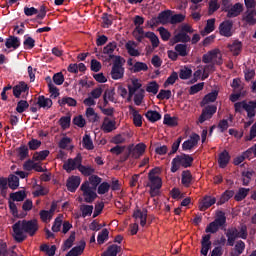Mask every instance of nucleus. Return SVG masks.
Wrapping results in <instances>:
<instances>
[{
	"label": "nucleus",
	"mask_w": 256,
	"mask_h": 256,
	"mask_svg": "<svg viewBox=\"0 0 256 256\" xmlns=\"http://www.w3.org/2000/svg\"><path fill=\"white\" fill-rule=\"evenodd\" d=\"M38 229L39 225H37V220L18 221L13 225V237L15 241L21 243V241H25V238L27 237L26 233L33 236L37 233Z\"/></svg>",
	"instance_id": "f257e3e1"
},
{
	"label": "nucleus",
	"mask_w": 256,
	"mask_h": 256,
	"mask_svg": "<svg viewBox=\"0 0 256 256\" xmlns=\"http://www.w3.org/2000/svg\"><path fill=\"white\" fill-rule=\"evenodd\" d=\"M101 183V178L91 176L88 181L81 185L82 195L86 203H93L97 199V185Z\"/></svg>",
	"instance_id": "f03ea898"
},
{
	"label": "nucleus",
	"mask_w": 256,
	"mask_h": 256,
	"mask_svg": "<svg viewBox=\"0 0 256 256\" xmlns=\"http://www.w3.org/2000/svg\"><path fill=\"white\" fill-rule=\"evenodd\" d=\"M161 169L154 168L148 174V183L151 197H157L161 193V187H163V180L159 177Z\"/></svg>",
	"instance_id": "7ed1b4c3"
},
{
	"label": "nucleus",
	"mask_w": 256,
	"mask_h": 256,
	"mask_svg": "<svg viewBox=\"0 0 256 256\" xmlns=\"http://www.w3.org/2000/svg\"><path fill=\"white\" fill-rule=\"evenodd\" d=\"M135 219V223L130 226V233L132 235H137V231H139V224L141 227H145L147 225V210H136L133 214Z\"/></svg>",
	"instance_id": "20e7f679"
},
{
	"label": "nucleus",
	"mask_w": 256,
	"mask_h": 256,
	"mask_svg": "<svg viewBox=\"0 0 256 256\" xmlns=\"http://www.w3.org/2000/svg\"><path fill=\"white\" fill-rule=\"evenodd\" d=\"M191 163H193V158L189 155H180L175 157L172 160L171 172L177 173L181 167H191Z\"/></svg>",
	"instance_id": "39448f33"
},
{
	"label": "nucleus",
	"mask_w": 256,
	"mask_h": 256,
	"mask_svg": "<svg viewBox=\"0 0 256 256\" xmlns=\"http://www.w3.org/2000/svg\"><path fill=\"white\" fill-rule=\"evenodd\" d=\"M228 245L233 247L235 239H247V226H241L240 230L231 229L227 233Z\"/></svg>",
	"instance_id": "423d86ee"
},
{
	"label": "nucleus",
	"mask_w": 256,
	"mask_h": 256,
	"mask_svg": "<svg viewBox=\"0 0 256 256\" xmlns=\"http://www.w3.org/2000/svg\"><path fill=\"white\" fill-rule=\"evenodd\" d=\"M225 221V214L223 212H218L215 221H213L206 227V233H217V231H219V228L225 225Z\"/></svg>",
	"instance_id": "0eeeda50"
},
{
	"label": "nucleus",
	"mask_w": 256,
	"mask_h": 256,
	"mask_svg": "<svg viewBox=\"0 0 256 256\" xmlns=\"http://www.w3.org/2000/svg\"><path fill=\"white\" fill-rule=\"evenodd\" d=\"M223 6V10L228 12L227 17H237L243 12V4L241 3L229 6V0H224Z\"/></svg>",
	"instance_id": "6e6552de"
},
{
	"label": "nucleus",
	"mask_w": 256,
	"mask_h": 256,
	"mask_svg": "<svg viewBox=\"0 0 256 256\" xmlns=\"http://www.w3.org/2000/svg\"><path fill=\"white\" fill-rule=\"evenodd\" d=\"M123 75H125V69L121 64V57L115 56V63L111 70V77L114 80L123 79Z\"/></svg>",
	"instance_id": "1a4fd4ad"
},
{
	"label": "nucleus",
	"mask_w": 256,
	"mask_h": 256,
	"mask_svg": "<svg viewBox=\"0 0 256 256\" xmlns=\"http://www.w3.org/2000/svg\"><path fill=\"white\" fill-rule=\"evenodd\" d=\"M221 59H222V55L219 49H214L203 56L204 63H213V64L221 65L222 63Z\"/></svg>",
	"instance_id": "9d476101"
},
{
	"label": "nucleus",
	"mask_w": 256,
	"mask_h": 256,
	"mask_svg": "<svg viewBox=\"0 0 256 256\" xmlns=\"http://www.w3.org/2000/svg\"><path fill=\"white\" fill-rule=\"evenodd\" d=\"M213 71V66L208 65V66H200L198 69L194 72L193 77H194V82L199 81L201 79L202 81H205L207 77H209V73Z\"/></svg>",
	"instance_id": "9b49d317"
},
{
	"label": "nucleus",
	"mask_w": 256,
	"mask_h": 256,
	"mask_svg": "<svg viewBox=\"0 0 256 256\" xmlns=\"http://www.w3.org/2000/svg\"><path fill=\"white\" fill-rule=\"evenodd\" d=\"M115 129H117V121H115V119L105 117L101 125V130L104 133H111L112 131H115Z\"/></svg>",
	"instance_id": "f8f14e48"
},
{
	"label": "nucleus",
	"mask_w": 256,
	"mask_h": 256,
	"mask_svg": "<svg viewBox=\"0 0 256 256\" xmlns=\"http://www.w3.org/2000/svg\"><path fill=\"white\" fill-rule=\"evenodd\" d=\"M79 165H81V155H77L76 158L69 159L67 162L64 163L63 168L67 173H71L74 169H79Z\"/></svg>",
	"instance_id": "ddd939ff"
},
{
	"label": "nucleus",
	"mask_w": 256,
	"mask_h": 256,
	"mask_svg": "<svg viewBox=\"0 0 256 256\" xmlns=\"http://www.w3.org/2000/svg\"><path fill=\"white\" fill-rule=\"evenodd\" d=\"M220 35L224 37H231L233 35V22L226 20L219 26Z\"/></svg>",
	"instance_id": "4468645a"
},
{
	"label": "nucleus",
	"mask_w": 256,
	"mask_h": 256,
	"mask_svg": "<svg viewBox=\"0 0 256 256\" xmlns=\"http://www.w3.org/2000/svg\"><path fill=\"white\" fill-rule=\"evenodd\" d=\"M217 113L216 106H208L203 111L201 116L199 117L198 123H205L208 119H211L213 115Z\"/></svg>",
	"instance_id": "2eb2a0df"
},
{
	"label": "nucleus",
	"mask_w": 256,
	"mask_h": 256,
	"mask_svg": "<svg viewBox=\"0 0 256 256\" xmlns=\"http://www.w3.org/2000/svg\"><path fill=\"white\" fill-rule=\"evenodd\" d=\"M217 203V199L213 196H205L204 198L200 199L199 201V209L201 211H207L209 207H212V205H215Z\"/></svg>",
	"instance_id": "dca6fc26"
},
{
	"label": "nucleus",
	"mask_w": 256,
	"mask_h": 256,
	"mask_svg": "<svg viewBox=\"0 0 256 256\" xmlns=\"http://www.w3.org/2000/svg\"><path fill=\"white\" fill-rule=\"evenodd\" d=\"M129 114L135 127H141L143 125V116L133 106H129Z\"/></svg>",
	"instance_id": "f3484780"
},
{
	"label": "nucleus",
	"mask_w": 256,
	"mask_h": 256,
	"mask_svg": "<svg viewBox=\"0 0 256 256\" xmlns=\"http://www.w3.org/2000/svg\"><path fill=\"white\" fill-rule=\"evenodd\" d=\"M200 139L201 137L198 134H192L190 138L182 144V149L184 151H189L193 149V147H197Z\"/></svg>",
	"instance_id": "a211bd4d"
},
{
	"label": "nucleus",
	"mask_w": 256,
	"mask_h": 256,
	"mask_svg": "<svg viewBox=\"0 0 256 256\" xmlns=\"http://www.w3.org/2000/svg\"><path fill=\"white\" fill-rule=\"evenodd\" d=\"M141 87H143V84H141V80L137 78H131L130 79V84L128 86V91L130 97H133L137 91H141Z\"/></svg>",
	"instance_id": "6ab92c4d"
},
{
	"label": "nucleus",
	"mask_w": 256,
	"mask_h": 256,
	"mask_svg": "<svg viewBox=\"0 0 256 256\" xmlns=\"http://www.w3.org/2000/svg\"><path fill=\"white\" fill-rule=\"evenodd\" d=\"M23 93H29V86L25 82H20L16 86L13 87V95L17 99L23 95Z\"/></svg>",
	"instance_id": "aec40b11"
},
{
	"label": "nucleus",
	"mask_w": 256,
	"mask_h": 256,
	"mask_svg": "<svg viewBox=\"0 0 256 256\" xmlns=\"http://www.w3.org/2000/svg\"><path fill=\"white\" fill-rule=\"evenodd\" d=\"M81 185V178L79 176H72L67 180V189L72 193L77 190V187Z\"/></svg>",
	"instance_id": "412c9836"
},
{
	"label": "nucleus",
	"mask_w": 256,
	"mask_h": 256,
	"mask_svg": "<svg viewBox=\"0 0 256 256\" xmlns=\"http://www.w3.org/2000/svg\"><path fill=\"white\" fill-rule=\"evenodd\" d=\"M55 209H57V205L52 204L50 211L42 210L40 212V218L44 223H49L53 218V213H55Z\"/></svg>",
	"instance_id": "4be33fe9"
},
{
	"label": "nucleus",
	"mask_w": 256,
	"mask_h": 256,
	"mask_svg": "<svg viewBox=\"0 0 256 256\" xmlns=\"http://www.w3.org/2000/svg\"><path fill=\"white\" fill-rule=\"evenodd\" d=\"M243 21L248 25H255L256 23V9L248 10L243 15Z\"/></svg>",
	"instance_id": "5701e85b"
},
{
	"label": "nucleus",
	"mask_w": 256,
	"mask_h": 256,
	"mask_svg": "<svg viewBox=\"0 0 256 256\" xmlns=\"http://www.w3.org/2000/svg\"><path fill=\"white\" fill-rule=\"evenodd\" d=\"M202 248H201V255L207 256L209 253V249H211V236L206 235L202 238Z\"/></svg>",
	"instance_id": "b1692460"
},
{
	"label": "nucleus",
	"mask_w": 256,
	"mask_h": 256,
	"mask_svg": "<svg viewBox=\"0 0 256 256\" xmlns=\"http://www.w3.org/2000/svg\"><path fill=\"white\" fill-rule=\"evenodd\" d=\"M189 41V37L185 32H179L175 34V36L170 40L171 45H175V43H187Z\"/></svg>",
	"instance_id": "393cba45"
},
{
	"label": "nucleus",
	"mask_w": 256,
	"mask_h": 256,
	"mask_svg": "<svg viewBox=\"0 0 256 256\" xmlns=\"http://www.w3.org/2000/svg\"><path fill=\"white\" fill-rule=\"evenodd\" d=\"M213 31H215V18L207 20L206 26L201 32V35L205 37V35H209V33H213Z\"/></svg>",
	"instance_id": "a878e982"
},
{
	"label": "nucleus",
	"mask_w": 256,
	"mask_h": 256,
	"mask_svg": "<svg viewBox=\"0 0 256 256\" xmlns=\"http://www.w3.org/2000/svg\"><path fill=\"white\" fill-rule=\"evenodd\" d=\"M126 49L129 55L132 57H139V50H137V44L133 41H129L126 44Z\"/></svg>",
	"instance_id": "bb28decb"
},
{
	"label": "nucleus",
	"mask_w": 256,
	"mask_h": 256,
	"mask_svg": "<svg viewBox=\"0 0 256 256\" xmlns=\"http://www.w3.org/2000/svg\"><path fill=\"white\" fill-rule=\"evenodd\" d=\"M37 103L42 109H50V107L53 106V101L49 98H45V96H39Z\"/></svg>",
	"instance_id": "cd10ccee"
},
{
	"label": "nucleus",
	"mask_w": 256,
	"mask_h": 256,
	"mask_svg": "<svg viewBox=\"0 0 256 256\" xmlns=\"http://www.w3.org/2000/svg\"><path fill=\"white\" fill-rule=\"evenodd\" d=\"M235 195V192L233 190H226L219 198L217 205H223L231 199Z\"/></svg>",
	"instance_id": "c85d7f7f"
},
{
	"label": "nucleus",
	"mask_w": 256,
	"mask_h": 256,
	"mask_svg": "<svg viewBox=\"0 0 256 256\" xmlns=\"http://www.w3.org/2000/svg\"><path fill=\"white\" fill-rule=\"evenodd\" d=\"M219 95V92L217 91H212L211 93L207 94L202 102L201 105H208V103H214V101L217 100V96Z\"/></svg>",
	"instance_id": "c756f323"
},
{
	"label": "nucleus",
	"mask_w": 256,
	"mask_h": 256,
	"mask_svg": "<svg viewBox=\"0 0 256 256\" xmlns=\"http://www.w3.org/2000/svg\"><path fill=\"white\" fill-rule=\"evenodd\" d=\"M85 251V242H80L79 246L72 248L66 256H79Z\"/></svg>",
	"instance_id": "7c9ffc66"
},
{
	"label": "nucleus",
	"mask_w": 256,
	"mask_h": 256,
	"mask_svg": "<svg viewBox=\"0 0 256 256\" xmlns=\"http://www.w3.org/2000/svg\"><path fill=\"white\" fill-rule=\"evenodd\" d=\"M229 159H230L229 152L224 151L220 154L218 163L222 169L227 167V164L229 163Z\"/></svg>",
	"instance_id": "2f4dec72"
},
{
	"label": "nucleus",
	"mask_w": 256,
	"mask_h": 256,
	"mask_svg": "<svg viewBox=\"0 0 256 256\" xmlns=\"http://www.w3.org/2000/svg\"><path fill=\"white\" fill-rule=\"evenodd\" d=\"M115 49H117V43L112 42L104 47L103 53L104 55H108L110 59H113V52L115 51Z\"/></svg>",
	"instance_id": "473e14b6"
},
{
	"label": "nucleus",
	"mask_w": 256,
	"mask_h": 256,
	"mask_svg": "<svg viewBox=\"0 0 256 256\" xmlns=\"http://www.w3.org/2000/svg\"><path fill=\"white\" fill-rule=\"evenodd\" d=\"M86 117L91 123L99 121V116L95 113V110L91 107L86 109Z\"/></svg>",
	"instance_id": "72a5a7b5"
},
{
	"label": "nucleus",
	"mask_w": 256,
	"mask_h": 256,
	"mask_svg": "<svg viewBox=\"0 0 256 256\" xmlns=\"http://www.w3.org/2000/svg\"><path fill=\"white\" fill-rule=\"evenodd\" d=\"M145 149H147V146H145L143 143L136 145L133 149V157H135V159L141 157V155L145 153Z\"/></svg>",
	"instance_id": "f704fd0d"
},
{
	"label": "nucleus",
	"mask_w": 256,
	"mask_h": 256,
	"mask_svg": "<svg viewBox=\"0 0 256 256\" xmlns=\"http://www.w3.org/2000/svg\"><path fill=\"white\" fill-rule=\"evenodd\" d=\"M255 109H256V101H251L246 103V108L244 111L247 112L248 117L251 119L252 117H255Z\"/></svg>",
	"instance_id": "c9c22d12"
},
{
	"label": "nucleus",
	"mask_w": 256,
	"mask_h": 256,
	"mask_svg": "<svg viewBox=\"0 0 256 256\" xmlns=\"http://www.w3.org/2000/svg\"><path fill=\"white\" fill-rule=\"evenodd\" d=\"M121 251V247L115 244L108 247L107 251L104 252L101 256H117V253Z\"/></svg>",
	"instance_id": "e433bc0d"
},
{
	"label": "nucleus",
	"mask_w": 256,
	"mask_h": 256,
	"mask_svg": "<svg viewBox=\"0 0 256 256\" xmlns=\"http://www.w3.org/2000/svg\"><path fill=\"white\" fill-rule=\"evenodd\" d=\"M21 45V42L18 38L10 37L6 40V47L7 49H17Z\"/></svg>",
	"instance_id": "4c0bfd02"
},
{
	"label": "nucleus",
	"mask_w": 256,
	"mask_h": 256,
	"mask_svg": "<svg viewBox=\"0 0 256 256\" xmlns=\"http://www.w3.org/2000/svg\"><path fill=\"white\" fill-rule=\"evenodd\" d=\"M146 91L152 95H157L159 93V84L155 81L149 82L146 86Z\"/></svg>",
	"instance_id": "58836bf2"
},
{
	"label": "nucleus",
	"mask_w": 256,
	"mask_h": 256,
	"mask_svg": "<svg viewBox=\"0 0 256 256\" xmlns=\"http://www.w3.org/2000/svg\"><path fill=\"white\" fill-rule=\"evenodd\" d=\"M133 37H135L137 41H142L144 37H147V34H145V31H143V28H141V26H136L133 31Z\"/></svg>",
	"instance_id": "ea45409f"
},
{
	"label": "nucleus",
	"mask_w": 256,
	"mask_h": 256,
	"mask_svg": "<svg viewBox=\"0 0 256 256\" xmlns=\"http://www.w3.org/2000/svg\"><path fill=\"white\" fill-rule=\"evenodd\" d=\"M61 107L68 105V107H75L77 105V101L71 97H64L58 101Z\"/></svg>",
	"instance_id": "a19ab883"
},
{
	"label": "nucleus",
	"mask_w": 256,
	"mask_h": 256,
	"mask_svg": "<svg viewBox=\"0 0 256 256\" xmlns=\"http://www.w3.org/2000/svg\"><path fill=\"white\" fill-rule=\"evenodd\" d=\"M15 155L18 159H25L29 155V150L25 146H21L15 150Z\"/></svg>",
	"instance_id": "79ce46f5"
},
{
	"label": "nucleus",
	"mask_w": 256,
	"mask_h": 256,
	"mask_svg": "<svg viewBox=\"0 0 256 256\" xmlns=\"http://www.w3.org/2000/svg\"><path fill=\"white\" fill-rule=\"evenodd\" d=\"M40 250L46 253V255L48 256H54L55 251H57V247L55 245L49 246V245L43 244L40 247Z\"/></svg>",
	"instance_id": "37998d69"
},
{
	"label": "nucleus",
	"mask_w": 256,
	"mask_h": 256,
	"mask_svg": "<svg viewBox=\"0 0 256 256\" xmlns=\"http://www.w3.org/2000/svg\"><path fill=\"white\" fill-rule=\"evenodd\" d=\"M146 118L148 121L155 123V121H159L161 119V114L157 111L150 110L146 113Z\"/></svg>",
	"instance_id": "c03bdc74"
},
{
	"label": "nucleus",
	"mask_w": 256,
	"mask_h": 256,
	"mask_svg": "<svg viewBox=\"0 0 256 256\" xmlns=\"http://www.w3.org/2000/svg\"><path fill=\"white\" fill-rule=\"evenodd\" d=\"M249 191H251V189H247V188H240L238 190V192L235 195V200L236 201H243V199H245L247 197V195H249Z\"/></svg>",
	"instance_id": "a18cd8bd"
},
{
	"label": "nucleus",
	"mask_w": 256,
	"mask_h": 256,
	"mask_svg": "<svg viewBox=\"0 0 256 256\" xmlns=\"http://www.w3.org/2000/svg\"><path fill=\"white\" fill-rule=\"evenodd\" d=\"M134 95V103L135 105H141L143 103V99H145V90H138Z\"/></svg>",
	"instance_id": "49530a36"
},
{
	"label": "nucleus",
	"mask_w": 256,
	"mask_h": 256,
	"mask_svg": "<svg viewBox=\"0 0 256 256\" xmlns=\"http://www.w3.org/2000/svg\"><path fill=\"white\" fill-rule=\"evenodd\" d=\"M47 157H49V151L44 150V151H40V152H35L33 155V160L34 161H45V159H47Z\"/></svg>",
	"instance_id": "de8ad7c7"
},
{
	"label": "nucleus",
	"mask_w": 256,
	"mask_h": 256,
	"mask_svg": "<svg viewBox=\"0 0 256 256\" xmlns=\"http://www.w3.org/2000/svg\"><path fill=\"white\" fill-rule=\"evenodd\" d=\"M178 124V120L175 117H171V115L166 114L164 116V125H168V127H176Z\"/></svg>",
	"instance_id": "09e8293b"
},
{
	"label": "nucleus",
	"mask_w": 256,
	"mask_h": 256,
	"mask_svg": "<svg viewBox=\"0 0 256 256\" xmlns=\"http://www.w3.org/2000/svg\"><path fill=\"white\" fill-rule=\"evenodd\" d=\"M107 239H109V230L103 229L98 234L97 242L99 243V245H103V243H105V241H107Z\"/></svg>",
	"instance_id": "8fccbe9b"
},
{
	"label": "nucleus",
	"mask_w": 256,
	"mask_h": 256,
	"mask_svg": "<svg viewBox=\"0 0 256 256\" xmlns=\"http://www.w3.org/2000/svg\"><path fill=\"white\" fill-rule=\"evenodd\" d=\"M192 180H193V177L191 176V172L189 171L182 172V184H184L185 187H189V185H191Z\"/></svg>",
	"instance_id": "3c124183"
},
{
	"label": "nucleus",
	"mask_w": 256,
	"mask_h": 256,
	"mask_svg": "<svg viewBox=\"0 0 256 256\" xmlns=\"http://www.w3.org/2000/svg\"><path fill=\"white\" fill-rule=\"evenodd\" d=\"M8 186L10 189H17V187H19V177L10 175L8 178Z\"/></svg>",
	"instance_id": "603ef678"
},
{
	"label": "nucleus",
	"mask_w": 256,
	"mask_h": 256,
	"mask_svg": "<svg viewBox=\"0 0 256 256\" xmlns=\"http://www.w3.org/2000/svg\"><path fill=\"white\" fill-rule=\"evenodd\" d=\"M228 47L231 53H233V55H238L239 53H241V42L239 41L233 42Z\"/></svg>",
	"instance_id": "864d4df0"
},
{
	"label": "nucleus",
	"mask_w": 256,
	"mask_h": 256,
	"mask_svg": "<svg viewBox=\"0 0 256 256\" xmlns=\"http://www.w3.org/2000/svg\"><path fill=\"white\" fill-rule=\"evenodd\" d=\"M243 251H245V242L238 241L235 245L233 255L239 256V255H241V253H243Z\"/></svg>",
	"instance_id": "5fc2aeb1"
},
{
	"label": "nucleus",
	"mask_w": 256,
	"mask_h": 256,
	"mask_svg": "<svg viewBox=\"0 0 256 256\" xmlns=\"http://www.w3.org/2000/svg\"><path fill=\"white\" fill-rule=\"evenodd\" d=\"M149 66H147L146 63L143 62H136L133 66L134 73H139L141 71H148Z\"/></svg>",
	"instance_id": "6e6d98bb"
},
{
	"label": "nucleus",
	"mask_w": 256,
	"mask_h": 256,
	"mask_svg": "<svg viewBox=\"0 0 256 256\" xmlns=\"http://www.w3.org/2000/svg\"><path fill=\"white\" fill-rule=\"evenodd\" d=\"M191 75H193V70H191V68L184 67L180 69V73H179L180 79H189Z\"/></svg>",
	"instance_id": "4d7b16f0"
},
{
	"label": "nucleus",
	"mask_w": 256,
	"mask_h": 256,
	"mask_svg": "<svg viewBox=\"0 0 256 256\" xmlns=\"http://www.w3.org/2000/svg\"><path fill=\"white\" fill-rule=\"evenodd\" d=\"M26 109H29V102L25 100H20L17 103L16 111L17 113H24Z\"/></svg>",
	"instance_id": "13d9d810"
},
{
	"label": "nucleus",
	"mask_w": 256,
	"mask_h": 256,
	"mask_svg": "<svg viewBox=\"0 0 256 256\" xmlns=\"http://www.w3.org/2000/svg\"><path fill=\"white\" fill-rule=\"evenodd\" d=\"M75 242V232H72L70 237L64 242L63 249L67 251V249H71L73 247V243Z\"/></svg>",
	"instance_id": "bf43d9fd"
},
{
	"label": "nucleus",
	"mask_w": 256,
	"mask_h": 256,
	"mask_svg": "<svg viewBox=\"0 0 256 256\" xmlns=\"http://www.w3.org/2000/svg\"><path fill=\"white\" fill-rule=\"evenodd\" d=\"M146 37L150 39L153 47H159V37L153 32L146 33Z\"/></svg>",
	"instance_id": "052dcab7"
},
{
	"label": "nucleus",
	"mask_w": 256,
	"mask_h": 256,
	"mask_svg": "<svg viewBox=\"0 0 256 256\" xmlns=\"http://www.w3.org/2000/svg\"><path fill=\"white\" fill-rule=\"evenodd\" d=\"M80 209L82 212V217H89L93 213V206L91 205H82Z\"/></svg>",
	"instance_id": "680f3d73"
},
{
	"label": "nucleus",
	"mask_w": 256,
	"mask_h": 256,
	"mask_svg": "<svg viewBox=\"0 0 256 256\" xmlns=\"http://www.w3.org/2000/svg\"><path fill=\"white\" fill-rule=\"evenodd\" d=\"M162 41H169L171 39V33L164 27L158 28Z\"/></svg>",
	"instance_id": "e2e57ef3"
},
{
	"label": "nucleus",
	"mask_w": 256,
	"mask_h": 256,
	"mask_svg": "<svg viewBox=\"0 0 256 256\" xmlns=\"http://www.w3.org/2000/svg\"><path fill=\"white\" fill-rule=\"evenodd\" d=\"M179 79V74L177 72H173L168 79L165 81L164 86L169 87V85H174L175 81Z\"/></svg>",
	"instance_id": "0e129e2a"
},
{
	"label": "nucleus",
	"mask_w": 256,
	"mask_h": 256,
	"mask_svg": "<svg viewBox=\"0 0 256 256\" xmlns=\"http://www.w3.org/2000/svg\"><path fill=\"white\" fill-rule=\"evenodd\" d=\"M53 82L55 83V85H63V83H65V77L63 76V73L58 72L54 74Z\"/></svg>",
	"instance_id": "69168bd1"
},
{
	"label": "nucleus",
	"mask_w": 256,
	"mask_h": 256,
	"mask_svg": "<svg viewBox=\"0 0 256 256\" xmlns=\"http://www.w3.org/2000/svg\"><path fill=\"white\" fill-rule=\"evenodd\" d=\"M10 197L11 199H13V201H23L26 197L25 191H18V192L12 193Z\"/></svg>",
	"instance_id": "338daca9"
},
{
	"label": "nucleus",
	"mask_w": 256,
	"mask_h": 256,
	"mask_svg": "<svg viewBox=\"0 0 256 256\" xmlns=\"http://www.w3.org/2000/svg\"><path fill=\"white\" fill-rule=\"evenodd\" d=\"M82 145L83 147H85V149H88V150L93 149V141L91 140L89 135H85L83 137Z\"/></svg>",
	"instance_id": "774afa93"
}]
</instances>
